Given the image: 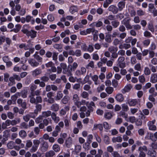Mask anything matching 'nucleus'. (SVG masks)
Wrapping results in <instances>:
<instances>
[{
  "instance_id": "a878e982",
  "label": "nucleus",
  "mask_w": 157,
  "mask_h": 157,
  "mask_svg": "<svg viewBox=\"0 0 157 157\" xmlns=\"http://www.w3.org/2000/svg\"><path fill=\"white\" fill-rule=\"evenodd\" d=\"M72 71V70L71 68H68L65 71H63V73L64 74H66L68 76H70L73 75Z\"/></svg>"
},
{
  "instance_id": "c85d7f7f",
  "label": "nucleus",
  "mask_w": 157,
  "mask_h": 157,
  "mask_svg": "<svg viewBox=\"0 0 157 157\" xmlns=\"http://www.w3.org/2000/svg\"><path fill=\"white\" fill-rule=\"evenodd\" d=\"M55 155V152L53 150H50L45 154V157H52Z\"/></svg>"
},
{
  "instance_id": "2f4dec72",
  "label": "nucleus",
  "mask_w": 157,
  "mask_h": 157,
  "mask_svg": "<svg viewBox=\"0 0 157 157\" xmlns=\"http://www.w3.org/2000/svg\"><path fill=\"white\" fill-rule=\"evenodd\" d=\"M70 99V97L68 96H65L62 99L61 101L63 104H66L67 103Z\"/></svg>"
},
{
  "instance_id": "79ce46f5",
  "label": "nucleus",
  "mask_w": 157,
  "mask_h": 157,
  "mask_svg": "<svg viewBox=\"0 0 157 157\" xmlns=\"http://www.w3.org/2000/svg\"><path fill=\"white\" fill-rule=\"evenodd\" d=\"M149 92L151 94V95H153L154 97L157 95V93L155 91V88L153 87L151 88L149 90Z\"/></svg>"
},
{
  "instance_id": "6e6552de",
  "label": "nucleus",
  "mask_w": 157,
  "mask_h": 157,
  "mask_svg": "<svg viewBox=\"0 0 157 157\" xmlns=\"http://www.w3.org/2000/svg\"><path fill=\"white\" fill-rule=\"evenodd\" d=\"M28 62L29 64L33 67H37L39 63L37 62L34 59L32 58H29L28 59Z\"/></svg>"
},
{
  "instance_id": "72a5a7b5",
  "label": "nucleus",
  "mask_w": 157,
  "mask_h": 157,
  "mask_svg": "<svg viewBox=\"0 0 157 157\" xmlns=\"http://www.w3.org/2000/svg\"><path fill=\"white\" fill-rule=\"evenodd\" d=\"M147 155L151 157H155L156 155V152L155 150L148 151Z\"/></svg>"
},
{
  "instance_id": "b1692460",
  "label": "nucleus",
  "mask_w": 157,
  "mask_h": 157,
  "mask_svg": "<svg viewBox=\"0 0 157 157\" xmlns=\"http://www.w3.org/2000/svg\"><path fill=\"white\" fill-rule=\"evenodd\" d=\"M59 108V105L56 103L52 104L50 107L51 110L55 112L58 111Z\"/></svg>"
},
{
  "instance_id": "f8f14e48",
  "label": "nucleus",
  "mask_w": 157,
  "mask_h": 157,
  "mask_svg": "<svg viewBox=\"0 0 157 157\" xmlns=\"http://www.w3.org/2000/svg\"><path fill=\"white\" fill-rule=\"evenodd\" d=\"M125 2L124 1H121L119 2L117 4V9L119 11H121L125 7Z\"/></svg>"
},
{
  "instance_id": "4d7b16f0",
  "label": "nucleus",
  "mask_w": 157,
  "mask_h": 157,
  "mask_svg": "<svg viewBox=\"0 0 157 157\" xmlns=\"http://www.w3.org/2000/svg\"><path fill=\"white\" fill-rule=\"evenodd\" d=\"M138 151H147V147L145 146H140L138 148Z\"/></svg>"
},
{
  "instance_id": "4be33fe9",
  "label": "nucleus",
  "mask_w": 157,
  "mask_h": 157,
  "mask_svg": "<svg viewBox=\"0 0 157 157\" xmlns=\"http://www.w3.org/2000/svg\"><path fill=\"white\" fill-rule=\"evenodd\" d=\"M150 82L152 83L157 82V74L153 73L151 74L150 78Z\"/></svg>"
},
{
  "instance_id": "39448f33",
  "label": "nucleus",
  "mask_w": 157,
  "mask_h": 157,
  "mask_svg": "<svg viewBox=\"0 0 157 157\" xmlns=\"http://www.w3.org/2000/svg\"><path fill=\"white\" fill-rule=\"evenodd\" d=\"M90 76L92 80L94 82L95 85H98L99 84L100 81L99 80L98 76V75H92L90 73Z\"/></svg>"
},
{
  "instance_id": "680f3d73",
  "label": "nucleus",
  "mask_w": 157,
  "mask_h": 157,
  "mask_svg": "<svg viewBox=\"0 0 157 157\" xmlns=\"http://www.w3.org/2000/svg\"><path fill=\"white\" fill-rule=\"evenodd\" d=\"M144 36L147 37H150L152 36L151 33L148 31H145L144 34Z\"/></svg>"
},
{
  "instance_id": "69168bd1",
  "label": "nucleus",
  "mask_w": 157,
  "mask_h": 157,
  "mask_svg": "<svg viewBox=\"0 0 157 157\" xmlns=\"http://www.w3.org/2000/svg\"><path fill=\"white\" fill-rule=\"evenodd\" d=\"M138 132L139 135L143 136L145 134V130L143 128H140L138 130Z\"/></svg>"
},
{
  "instance_id": "7ed1b4c3",
  "label": "nucleus",
  "mask_w": 157,
  "mask_h": 157,
  "mask_svg": "<svg viewBox=\"0 0 157 157\" xmlns=\"http://www.w3.org/2000/svg\"><path fill=\"white\" fill-rule=\"evenodd\" d=\"M130 18H125L122 21L121 23L124 25L128 29H131L132 27L130 24Z\"/></svg>"
},
{
  "instance_id": "9d476101",
  "label": "nucleus",
  "mask_w": 157,
  "mask_h": 157,
  "mask_svg": "<svg viewBox=\"0 0 157 157\" xmlns=\"http://www.w3.org/2000/svg\"><path fill=\"white\" fill-rule=\"evenodd\" d=\"M33 113H30L23 116V119L26 122H28L31 117L35 118V116L34 115Z\"/></svg>"
},
{
  "instance_id": "58836bf2",
  "label": "nucleus",
  "mask_w": 157,
  "mask_h": 157,
  "mask_svg": "<svg viewBox=\"0 0 157 157\" xmlns=\"http://www.w3.org/2000/svg\"><path fill=\"white\" fill-rule=\"evenodd\" d=\"M53 150L56 152H59L60 150L59 146L57 144H54L52 147Z\"/></svg>"
},
{
  "instance_id": "ea45409f",
  "label": "nucleus",
  "mask_w": 157,
  "mask_h": 157,
  "mask_svg": "<svg viewBox=\"0 0 157 157\" xmlns=\"http://www.w3.org/2000/svg\"><path fill=\"white\" fill-rule=\"evenodd\" d=\"M21 26L20 24L16 25L15 26V28L13 29L12 30L16 33H17L21 29Z\"/></svg>"
},
{
  "instance_id": "37998d69",
  "label": "nucleus",
  "mask_w": 157,
  "mask_h": 157,
  "mask_svg": "<svg viewBox=\"0 0 157 157\" xmlns=\"http://www.w3.org/2000/svg\"><path fill=\"white\" fill-rule=\"evenodd\" d=\"M21 97L23 98H25L27 97L28 92L26 90H21L20 92Z\"/></svg>"
},
{
  "instance_id": "3c124183",
  "label": "nucleus",
  "mask_w": 157,
  "mask_h": 157,
  "mask_svg": "<svg viewBox=\"0 0 157 157\" xmlns=\"http://www.w3.org/2000/svg\"><path fill=\"white\" fill-rule=\"evenodd\" d=\"M111 24L114 28H116L119 25L120 22L116 20H115L111 22Z\"/></svg>"
},
{
  "instance_id": "6e6d98bb",
  "label": "nucleus",
  "mask_w": 157,
  "mask_h": 157,
  "mask_svg": "<svg viewBox=\"0 0 157 157\" xmlns=\"http://www.w3.org/2000/svg\"><path fill=\"white\" fill-rule=\"evenodd\" d=\"M89 67H91L92 68H93L94 67V63L93 61H90L86 66V68L87 69H89Z\"/></svg>"
},
{
  "instance_id": "412c9836",
  "label": "nucleus",
  "mask_w": 157,
  "mask_h": 157,
  "mask_svg": "<svg viewBox=\"0 0 157 157\" xmlns=\"http://www.w3.org/2000/svg\"><path fill=\"white\" fill-rule=\"evenodd\" d=\"M63 96V94L61 91H58L57 92L56 95L55 96V98L56 101H59L62 98Z\"/></svg>"
},
{
  "instance_id": "5701e85b",
  "label": "nucleus",
  "mask_w": 157,
  "mask_h": 157,
  "mask_svg": "<svg viewBox=\"0 0 157 157\" xmlns=\"http://www.w3.org/2000/svg\"><path fill=\"white\" fill-rule=\"evenodd\" d=\"M10 120H7L5 122L2 123V128L3 129L7 128V127L10 126Z\"/></svg>"
},
{
  "instance_id": "bb28decb",
  "label": "nucleus",
  "mask_w": 157,
  "mask_h": 157,
  "mask_svg": "<svg viewBox=\"0 0 157 157\" xmlns=\"http://www.w3.org/2000/svg\"><path fill=\"white\" fill-rule=\"evenodd\" d=\"M15 145V143L14 142L10 141L7 144L6 146L8 149H12L14 147Z\"/></svg>"
},
{
  "instance_id": "423d86ee",
  "label": "nucleus",
  "mask_w": 157,
  "mask_h": 157,
  "mask_svg": "<svg viewBox=\"0 0 157 157\" xmlns=\"http://www.w3.org/2000/svg\"><path fill=\"white\" fill-rule=\"evenodd\" d=\"M108 10L114 14L117 13L118 11L117 7L114 5H111L108 8Z\"/></svg>"
},
{
  "instance_id": "09e8293b",
  "label": "nucleus",
  "mask_w": 157,
  "mask_h": 157,
  "mask_svg": "<svg viewBox=\"0 0 157 157\" xmlns=\"http://www.w3.org/2000/svg\"><path fill=\"white\" fill-rule=\"evenodd\" d=\"M43 118L41 115H40L35 120V122L37 124H39L41 122L43 121Z\"/></svg>"
},
{
  "instance_id": "774afa93",
  "label": "nucleus",
  "mask_w": 157,
  "mask_h": 157,
  "mask_svg": "<svg viewBox=\"0 0 157 157\" xmlns=\"http://www.w3.org/2000/svg\"><path fill=\"white\" fill-rule=\"evenodd\" d=\"M113 157H121L120 154L117 151H113L111 153Z\"/></svg>"
},
{
  "instance_id": "7c9ffc66",
  "label": "nucleus",
  "mask_w": 157,
  "mask_h": 157,
  "mask_svg": "<svg viewBox=\"0 0 157 157\" xmlns=\"http://www.w3.org/2000/svg\"><path fill=\"white\" fill-rule=\"evenodd\" d=\"M112 37L111 34L109 33L106 34L105 38V41L108 43H110L112 41Z\"/></svg>"
},
{
  "instance_id": "4c0bfd02",
  "label": "nucleus",
  "mask_w": 157,
  "mask_h": 157,
  "mask_svg": "<svg viewBox=\"0 0 157 157\" xmlns=\"http://www.w3.org/2000/svg\"><path fill=\"white\" fill-rule=\"evenodd\" d=\"M64 122L65 126L67 127H68L70 124L71 122L70 120L67 117L64 120Z\"/></svg>"
},
{
  "instance_id": "a19ab883",
  "label": "nucleus",
  "mask_w": 157,
  "mask_h": 157,
  "mask_svg": "<svg viewBox=\"0 0 157 157\" xmlns=\"http://www.w3.org/2000/svg\"><path fill=\"white\" fill-rule=\"evenodd\" d=\"M21 96L20 92H18L15 93L11 97V98L13 100H16L17 98Z\"/></svg>"
},
{
  "instance_id": "cd10ccee",
  "label": "nucleus",
  "mask_w": 157,
  "mask_h": 157,
  "mask_svg": "<svg viewBox=\"0 0 157 157\" xmlns=\"http://www.w3.org/2000/svg\"><path fill=\"white\" fill-rule=\"evenodd\" d=\"M81 97L83 99L86 100H89V94L88 92L86 91H83L80 94Z\"/></svg>"
},
{
  "instance_id": "0e129e2a",
  "label": "nucleus",
  "mask_w": 157,
  "mask_h": 157,
  "mask_svg": "<svg viewBox=\"0 0 157 157\" xmlns=\"http://www.w3.org/2000/svg\"><path fill=\"white\" fill-rule=\"evenodd\" d=\"M81 149V147L79 145H77L75 146V152L77 154L79 153Z\"/></svg>"
},
{
  "instance_id": "c756f323",
  "label": "nucleus",
  "mask_w": 157,
  "mask_h": 157,
  "mask_svg": "<svg viewBox=\"0 0 157 157\" xmlns=\"http://www.w3.org/2000/svg\"><path fill=\"white\" fill-rule=\"evenodd\" d=\"M36 104V109L34 110L33 114L35 113L37 115L39 111H41L42 108V106L40 104Z\"/></svg>"
},
{
  "instance_id": "a18cd8bd",
  "label": "nucleus",
  "mask_w": 157,
  "mask_h": 157,
  "mask_svg": "<svg viewBox=\"0 0 157 157\" xmlns=\"http://www.w3.org/2000/svg\"><path fill=\"white\" fill-rule=\"evenodd\" d=\"M105 91L108 94H111L113 91V88L111 87H108L105 89Z\"/></svg>"
},
{
  "instance_id": "864d4df0",
  "label": "nucleus",
  "mask_w": 157,
  "mask_h": 157,
  "mask_svg": "<svg viewBox=\"0 0 157 157\" xmlns=\"http://www.w3.org/2000/svg\"><path fill=\"white\" fill-rule=\"evenodd\" d=\"M148 29L152 33L154 32L155 30L153 25L152 23H148Z\"/></svg>"
},
{
  "instance_id": "aec40b11",
  "label": "nucleus",
  "mask_w": 157,
  "mask_h": 157,
  "mask_svg": "<svg viewBox=\"0 0 157 157\" xmlns=\"http://www.w3.org/2000/svg\"><path fill=\"white\" fill-rule=\"evenodd\" d=\"M52 114V113L51 111L48 110L43 112L41 115L43 118H46L51 116Z\"/></svg>"
},
{
  "instance_id": "603ef678",
  "label": "nucleus",
  "mask_w": 157,
  "mask_h": 157,
  "mask_svg": "<svg viewBox=\"0 0 157 157\" xmlns=\"http://www.w3.org/2000/svg\"><path fill=\"white\" fill-rule=\"evenodd\" d=\"M20 127L22 129H27L29 128L28 124L25 122L21 123Z\"/></svg>"
},
{
  "instance_id": "338daca9",
  "label": "nucleus",
  "mask_w": 157,
  "mask_h": 157,
  "mask_svg": "<svg viewBox=\"0 0 157 157\" xmlns=\"http://www.w3.org/2000/svg\"><path fill=\"white\" fill-rule=\"evenodd\" d=\"M33 143L31 140H27L26 141V147L28 148L31 147Z\"/></svg>"
},
{
  "instance_id": "473e14b6",
  "label": "nucleus",
  "mask_w": 157,
  "mask_h": 157,
  "mask_svg": "<svg viewBox=\"0 0 157 157\" xmlns=\"http://www.w3.org/2000/svg\"><path fill=\"white\" fill-rule=\"evenodd\" d=\"M113 117V115L110 112H105L104 114V117L107 119L109 120Z\"/></svg>"
},
{
  "instance_id": "052dcab7",
  "label": "nucleus",
  "mask_w": 157,
  "mask_h": 157,
  "mask_svg": "<svg viewBox=\"0 0 157 157\" xmlns=\"http://www.w3.org/2000/svg\"><path fill=\"white\" fill-rule=\"evenodd\" d=\"M94 129L98 128L101 131H102L103 129V127L101 124H95L94 125Z\"/></svg>"
},
{
  "instance_id": "49530a36",
  "label": "nucleus",
  "mask_w": 157,
  "mask_h": 157,
  "mask_svg": "<svg viewBox=\"0 0 157 157\" xmlns=\"http://www.w3.org/2000/svg\"><path fill=\"white\" fill-rule=\"evenodd\" d=\"M19 135L20 137L24 138L27 136L26 132L23 130H21L19 132Z\"/></svg>"
},
{
  "instance_id": "dca6fc26",
  "label": "nucleus",
  "mask_w": 157,
  "mask_h": 157,
  "mask_svg": "<svg viewBox=\"0 0 157 157\" xmlns=\"http://www.w3.org/2000/svg\"><path fill=\"white\" fill-rule=\"evenodd\" d=\"M72 144V138L69 137L65 141V144L67 147L68 148L70 147Z\"/></svg>"
},
{
  "instance_id": "9b49d317",
  "label": "nucleus",
  "mask_w": 157,
  "mask_h": 157,
  "mask_svg": "<svg viewBox=\"0 0 157 157\" xmlns=\"http://www.w3.org/2000/svg\"><path fill=\"white\" fill-rule=\"evenodd\" d=\"M42 73L41 70L39 68H36L32 72V75L33 77H36Z\"/></svg>"
},
{
  "instance_id": "13d9d810",
  "label": "nucleus",
  "mask_w": 157,
  "mask_h": 157,
  "mask_svg": "<svg viewBox=\"0 0 157 157\" xmlns=\"http://www.w3.org/2000/svg\"><path fill=\"white\" fill-rule=\"evenodd\" d=\"M34 96L31 95L29 97L30 98V101L32 103L36 104V98L34 97Z\"/></svg>"
},
{
  "instance_id": "2eb2a0df",
  "label": "nucleus",
  "mask_w": 157,
  "mask_h": 157,
  "mask_svg": "<svg viewBox=\"0 0 157 157\" xmlns=\"http://www.w3.org/2000/svg\"><path fill=\"white\" fill-rule=\"evenodd\" d=\"M139 100L137 99H130L128 101V104L130 106H135L138 103Z\"/></svg>"
},
{
  "instance_id": "f3484780",
  "label": "nucleus",
  "mask_w": 157,
  "mask_h": 157,
  "mask_svg": "<svg viewBox=\"0 0 157 157\" xmlns=\"http://www.w3.org/2000/svg\"><path fill=\"white\" fill-rule=\"evenodd\" d=\"M128 10L131 17H133L136 15V11L134 9L132 6H129L128 7Z\"/></svg>"
},
{
  "instance_id": "ddd939ff",
  "label": "nucleus",
  "mask_w": 157,
  "mask_h": 157,
  "mask_svg": "<svg viewBox=\"0 0 157 157\" xmlns=\"http://www.w3.org/2000/svg\"><path fill=\"white\" fill-rule=\"evenodd\" d=\"M115 98L117 101L120 102H123L124 99V96L121 93H118L117 94Z\"/></svg>"
},
{
  "instance_id": "5fc2aeb1",
  "label": "nucleus",
  "mask_w": 157,
  "mask_h": 157,
  "mask_svg": "<svg viewBox=\"0 0 157 157\" xmlns=\"http://www.w3.org/2000/svg\"><path fill=\"white\" fill-rule=\"evenodd\" d=\"M86 31L87 34H90L91 33H94V32H95V33H96V32L97 33L98 32L97 30H95L94 28L87 29L86 30Z\"/></svg>"
},
{
  "instance_id": "4468645a",
  "label": "nucleus",
  "mask_w": 157,
  "mask_h": 157,
  "mask_svg": "<svg viewBox=\"0 0 157 157\" xmlns=\"http://www.w3.org/2000/svg\"><path fill=\"white\" fill-rule=\"evenodd\" d=\"M48 145L47 142H44L41 144L40 148V151L43 152H45L48 150Z\"/></svg>"
},
{
  "instance_id": "1a4fd4ad",
  "label": "nucleus",
  "mask_w": 157,
  "mask_h": 157,
  "mask_svg": "<svg viewBox=\"0 0 157 157\" xmlns=\"http://www.w3.org/2000/svg\"><path fill=\"white\" fill-rule=\"evenodd\" d=\"M132 86L131 84H128L125 86L124 88L122 89L121 92L123 94L129 92L132 88Z\"/></svg>"
},
{
  "instance_id": "0eeeda50",
  "label": "nucleus",
  "mask_w": 157,
  "mask_h": 157,
  "mask_svg": "<svg viewBox=\"0 0 157 157\" xmlns=\"http://www.w3.org/2000/svg\"><path fill=\"white\" fill-rule=\"evenodd\" d=\"M72 100L75 105L77 106H79L80 103L79 98L78 95L77 94H75L73 95Z\"/></svg>"
},
{
  "instance_id": "f704fd0d",
  "label": "nucleus",
  "mask_w": 157,
  "mask_h": 157,
  "mask_svg": "<svg viewBox=\"0 0 157 157\" xmlns=\"http://www.w3.org/2000/svg\"><path fill=\"white\" fill-rule=\"evenodd\" d=\"M69 11L72 14H73L78 11V8L75 6H72L70 7Z\"/></svg>"
},
{
  "instance_id": "c9c22d12",
  "label": "nucleus",
  "mask_w": 157,
  "mask_h": 157,
  "mask_svg": "<svg viewBox=\"0 0 157 157\" xmlns=\"http://www.w3.org/2000/svg\"><path fill=\"white\" fill-rule=\"evenodd\" d=\"M37 88V86L35 84L32 85L30 87L31 90V94L34 96V91Z\"/></svg>"
},
{
  "instance_id": "a211bd4d",
  "label": "nucleus",
  "mask_w": 157,
  "mask_h": 157,
  "mask_svg": "<svg viewBox=\"0 0 157 157\" xmlns=\"http://www.w3.org/2000/svg\"><path fill=\"white\" fill-rule=\"evenodd\" d=\"M86 106L88 109V110L92 112L94 109L93 106L95 107V105L93 101H91L90 102H89L86 104Z\"/></svg>"
},
{
  "instance_id": "6ab92c4d",
  "label": "nucleus",
  "mask_w": 157,
  "mask_h": 157,
  "mask_svg": "<svg viewBox=\"0 0 157 157\" xmlns=\"http://www.w3.org/2000/svg\"><path fill=\"white\" fill-rule=\"evenodd\" d=\"M112 141L113 143H121L122 141V138L121 136L113 137L112 138Z\"/></svg>"
},
{
  "instance_id": "20e7f679",
  "label": "nucleus",
  "mask_w": 157,
  "mask_h": 157,
  "mask_svg": "<svg viewBox=\"0 0 157 157\" xmlns=\"http://www.w3.org/2000/svg\"><path fill=\"white\" fill-rule=\"evenodd\" d=\"M155 122V120H154L152 121H149L148 122L147 125L149 130L155 131L156 130V127L154 125Z\"/></svg>"
},
{
  "instance_id": "f257e3e1",
  "label": "nucleus",
  "mask_w": 157,
  "mask_h": 157,
  "mask_svg": "<svg viewBox=\"0 0 157 157\" xmlns=\"http://www.w3.org/2000/svg\"><path fill=\"white\" fill-rule=\"evenodd\" d=\"M28 25H24L22 31L23 33L26 34V36H30L32 38H35L36 36V32L33 30L29 31L26 29V27Z\"/></svg>"
},
{
  "instance_id": "393cba45",
  "label": "nucleus",
  "mask_w": 157,
  "mask_h": 157,
  "mask_svg": "<svg viewBox=\"0 0 157 157\" xmlns=\"http://www.w3.org/2000/svg\"><path fill=\"white\" fill-rule=\"evenodd\" d=\"M51 117L52 120L56 123H58L60 120L59 117L56 116V114L54 112L52 113Z\"/></svg>"
},
{
  "instance_id": "8fccbe9b",
  "label": "nucleus",
  "mask_w": 157,
  "mask_h": 157,
  "mask_svg": "<svg viewBox=\"0 0 157 157\" xmlns=\"http://www.w3.org/2000/svg\"><path fill=\"white\" fill-rule=\"evenodd\" d=\"M144 73L145 75H148L151 74V71L148 67H146L144 68Z\"/></svg>"
},
{
  "instance_id": "bf43d9fd",
  "label": "nucleus",
  "mask_w": 157,
  "mask_h": 157,
  "mask_svg": "<svg viewBox=\"0 0 157 157\" xmlns=\"http://www.w3.org/2000/svg\"><path fill=\"white\" fill-rule=\"evenodd\" d=\"M34 58L38 61L41 62L42 61V58L39 55L35 54L33 55Z\"/></svg>"
},
{
  "instance_id": "e433bc0d",
  "label": "nucleus",
  "mask_w": 157,
  "mask_h": 157,
  "mask_svg": "<svg viewBox=\"0 0 157 157\" xmlns=\"http://www.w3.org/2000/svg\"><path fill=\"white\" fill-rule=\"evenodd\" d=\"M78 67V64L77 63L74 62L73 63L72 66L71 65H69L68 66V68H70L72 70L75 71L76 69Z\"/></svg>"
},
{
  "instance_id": "c03bdc74",
  "label": "nucleus",
  "mask_w": 157,
  "mask_h": 157,
  "mask_svg": "<svg viewBox=\"0 0 157 157\" xmlns=\"http://www.w3.org/2000/svg\"><path fill=\"white\" fill-rule=\"evenodd\" d=\"M103 140L105 143L107 144H109L110 140L109 137L107 135H105L103 137Z\"/></svg>"
},
{
  "instance_id": "e2e57ef3",
  "label": "nucleus",
  "mask_w": 157,
  "mask_h": 157,
  "mask_svg": "<svg viewBox=\"0 0 157 157\" xmlns=\"http://www.w3.org/2000/svg\"><path fill=\"white\" fill-rule=\"evenodd\" d=\"M40 143V142L39 140L35 139L33 140V145L38 147H39Z\"/></svg>"
},
{
  "instance_id": "f03ea898",
  "label": "nucleus",
  "mask_w": 157,
  "mask_h": 157,
  "mask_svg": "<svg viewBox=\"0 0 157 157\" xmlns=\"http://www.w3.org/2000/svg\"><path fill=\"white\" fill-rule=\"evenodd\" d=\"M117 63V65L120 68H123L126 66L125 58L124 56H121L119 57L118 59Z\"/></svg>"
},
{
  "instance_id": "de8ad7c7",
  "label": "nucleus",
  "mask_w": 157,
  "mask_h": 157,
  "mask_svg": "<svg viewBox=\"0 0 157 157\" xmlns=\"http://www.w3.org/2000/svg\"><path fill=\"white\" fill-rule=\"evenodd\" d=\"M89 79L90 76L89 75H87L84 78L83 81L82 82H81V83L82 84H84L89 82Z\"/></svg>"
}]
</instances>
